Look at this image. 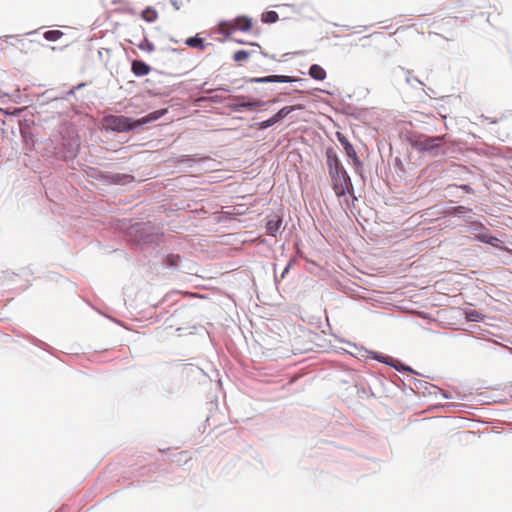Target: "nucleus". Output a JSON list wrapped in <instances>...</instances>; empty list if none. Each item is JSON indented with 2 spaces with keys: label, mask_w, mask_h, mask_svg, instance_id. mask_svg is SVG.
<instances>
[{
  "label": "nucleus",
  "mask_w": 512,
  "mask_h": 512,
  "mask_svg": "<svg viewBox=\"0 0 512 512\" xmlns=\"http://www.w3.org/2000/svg\"><path fill=\"white\" fill-rule=\"evenodd\" d=\"M180 261L179 255L170 254L166 257L165 262L169 267L177 266Z\"/></svg>",
  "instance_id": "nucleus-19"
},
{
  "label": "nucleus",
  "mask_w": 512,
  "mask_h": 512,
  "mask_svg": "<svg viewBox=\"0 0 512 512\" xmlns=\"http://www.w3.org/2000/svg\"><path fill=\"white\" fill-rule=\"evenodd\" d=\"M131 70L136 76H145L150 73L151 68L143 61L134 60L132 62Z\"/></svg>",
  "instance_id": "nucleus-8"
},
{
  "label": "nucleus",
  "mask_w": 512,
  "mask_h": 512,
  "mask_svg": "<svg viewBox=\"0 0 512 512\" xmlns=\"http://www.w3.org/2000/svg\"><path fill=\"white\" fill-rule=\"evenodd\" d=\"M309 75L315 80L322 81L326 78V71L320 65L313 64L309 69Z\"/></svg>",
  "instance_id": "nucleus-10"
},
{
  "label": "nucleus",
  "mask_w": 512,
  "mask_h": 512,
  "mask_svg": "<svg viewBox=\"0 0 512 512\" xmlns=\"http://www.w3.org/2000/svg\"><path fill=\"white\" fill-rule=\"evenodd\" d=\"M279 16L275 11H267L262 14L261 20L264 23H274L278 20Z\"/></svg>",
  "instance_id": "nucleus-17"
},
{
  "label": "nucleus",
  "mask_w": 512,
  "mask_h": 512,
  "mask_svg": "<svg viewBox=\"0 0 512 512\" xmlns=\"http://www.w3.org/2000/svg\"><path fill=\"white\" fill-rule=\"evenodd\" d=\"M302 105H296V106H285L281 108L276 114L275 117L278 119V121L282 120L286 116H288L292 111L295 109H302Z\"/></svg>",
  "instance_id": "nucleus-12"
},
{
  "label": "nucleus",
  "mask_w": 512,
  "mask_h": 512,
  "mask_svg": "<svg viewBox=\"0 0 512 512\" xmlns=\"http://www.w3.org/2000/svg\"><path fill=\"white\" fill-rule=\"evenodd\" d=\"M445 140V135L435 137H423L417 141V145L422 150H433Z\"/></svg>",
  "instance_id": "nucleus-4"
},
{
  "label": "nucleus",
  "mask_w": 512,
  "mask_h": 512,
  "mask_svg": "<svg viewBox=\"0 0 512 512\" xmlns=\"http://www.w3.org/2000/svg\"><path fill=\"white\" fill-rule=\"evenodd\" d=\"M142 18H143L145 21L152 23V22H154V21H156V20H157V18H158V13H157V11H156L154 8H152V7H147V8H145V9L143 10V12H142Z\"/></svg>",
  "instance_id": "nucleus-13"
},
{
  "label": "nucleus",
  "mask_w": 512,
  "mask_h": 512,
  "mask_svg": "<svg viewBox=\"0 0 512 512\" xmlns=\"http://www.w3.org/2000/svg\"><path fill=\"white\" fill-rule=\"evenodd\" d=\"M61 35L62 32L59 30H49L45 32L44 37L49 41H56L61 37Z\"/></svg>",
  "instance_id": "nucleus-18"
},
{
  "label": "nucleus",
  "mask_w": 512,
  "mask_h": 512,
  "mask_svg": "<svg viewBox=\"0 0 512 512\" xmlns=\"http://www.w3.org/2000/svg\"><path fill=\"white\" fill-rule=\"evenodd\" d=\"M165 112L166 110L154 111L136 121L122 115H108L104 118V126L106 129H110L112 131L127 132L136 126H140L142 124H146L148 122H152L159 119L161 116L164 115Z\"/></svg>",
  "instance_id": "nucleus-1"
},
{
  "label": "nucleus",
  "mask_w": 512,
  "mask_h": 512,
  "mask_svg": "<svg viewBox=\"0 0 512 512\" xmlns=\"http://www.w3.org/2000/svg\"><path fill=\"white\" fill-rule=\"evenodd\" d=\"M340 173H347L342 164L337 167L336 169H332L329 171L330 178H334V176L340 174Z\"/></svg>",
  "instance_id": "nucleus-21"
},
{
  "label": "nucleus",
  "mask_w": 512,
  "mask_h": 512,
  "mask_svg": "<svg viewBox=\"0 0 512 512\" xmlns=\"http://www.w3.org/2000/svg\"><path fill=\"white\" fill-rule=\"evenodd\" d=\"M279 122L278 119L275 117V115H273L271 118H269L268 120H265V121H262L261 123H259V127L261 129H266L272 125H274L275 123Z\"/></svg>",
  "instance_id": "nucleus-20"
},
{
  "label": "nucleus",
  "mask_w": 512,
  "mask_h": 512,
  "mask_svg": "<svg viewBox=\"0 0 512 512\" xmlns=\"http://www.w3.org/2000/svg\"><path fill=\"white\" fill-rule=\"evenodd\" d=\"M326 158H327V166L329 171L332 169H336L341 165V161L337 155V152L334 148L328 147L326 149Z\"/></svg>",
  "instance_id": "nucleus-7"
},
{
  "label": "nucleus",
  "mask_w": 512,
  "mask_h": 512,
  "mask_svg": "<svg viewBox=\"0 0 512 512\" xmlns=\"http://www.w3.org/2000/svg\"><path fill=\"white\" fill-rule=\"evenodd\" d=\"M476 238L483 243H487L494 247H498L497 243L499 242V239L494 236H489L486 234H479L476 236Z\"/></svg>",
  "instance_id": "nucleus-14"
},
{
  "label": "nucleus",
  "mask_w": 512,
  "mask_h": 512,
  "mask_svg": "<svg viewBox=\"0 0 512 512\" xmlns=\"http://www.w3.org/2000/svg\"><path fill=\"white\" fill-rule=\"evenodd\" d=\"M263 105H264V102L259 101V100H253V101H248V102H242V103L234 106L233 108L236 110L238 108H256V107H261Z\"/></svg>",
  "instance_id": "nucleus-16"
},
{
  "label": "nucleus",
  "mask_w": 512,
  "mask_h": 512,
  "mask_svg": "<svg viewBox=\"0 0 512 512\" xmlns=\"http://www.w3.org/2000/svg\"><path fill=\"white\" fill-rule=\"evenodd\" d=\"M252 19L247 16H238L231 20L219 22L218 32L226 37L231 36L237 31L248 32L252 29Z\"/></svg>",
  "instance_id": "nucleus-2"
},
{
  "label": "nucleus",
  "mask_w": 512,
  "mask_h": 512,
  "mask_svg": "<svg viewBox=\"0 0 512 512\" xmlns=\"http://www.w3.org/2000/svg\"><path fill=\"white\" fill-rule=\"evenodd\" d=\"M460 188L464 190L466 193H473V189L469 185H461Z\"/></svg>",
  "instance_id": "nucleus-22"
},
{
  "label": "nucleus",
  "mask_w": 512,
  "mask_h": 512,
  "mask_svg": "<svg viewBox=\"0 0 512 512\" xmlns=\"http://www.w3.org/2000/svg\"><path fill=\"white\" fill-rule=\"evenodd\" d=\"M337 138H338L339 142L342 144L347 156L349 158L353 159V161L355 163H359L360 161L357 156V153H356L354 147L352 146V144L348 141V139L341 133H337Z\"/></svg>",
  "instance_id": "nucleus-5"
},
{
  "label": "nucleus",
  "mask_w": 512,
  "mask_h": 512,
  "mask_svg": "<svg viewBox=\"0 0 512 512\" xmlns=\"http://www.w3.org/2000/svg\"><path fill=\"white\" fill-rule=\"evenodd\" d=\"M281 225L282 219L279 216L272 217L266 224L267 234L275 237L280 231Z\"/></svg>",
  "instance_id": "nucleus-9"
},
{
  "label": "nucleus",
  "mask_w": 512,
  "mask_h": 512,
  "mask_svg": "<svg viewBox=\"0 0 512 512\" xmlns=\"http://www.w3.org/2000/svg\"><path fill=\"white\" fill-rule=\"evenodd\" d=\"M186 45H188L190 48H196L200 51H204L206 48V44L204 43L203 38L199 37H190L185 41Z\"/></svg>",
  "instance_id": "nucleus-11"
},
{
  "label": "nucleus",
  "mask_w": 512,
  "mask_h": 512,
  "mask_svg": "<svg viewBox=\"0 0 512 512\" xmlns=\"http://www.w3.org/2000/svg\"><path fill=\"white\" fill-rule=\"evenodd\" d=\"M220 90H222V91H229L228 89H225V88H220Z\"/></svg>",
  "instance_id": "nucleus-26"
},
{
  "label": "nucleus",
  "mask_w": 512,
  "mask_h": 512,
  "mask_svg": "<svg viewBox=\"0 0 512 512\" xmlns=\"http://www.w3.org/2000/svg\"><path fill=\"white\" fill-rule=\"evenodd\" d=\"M252 82L265 83V82H280V83H291L294 82L295 79L291 76L285 75H271L261 78H253Z\"/></svg>",
  "instance_id": "nucleus-6"
},
{
  "label": "nucleus",
  "mask_w": 512,
  "mask_h": 512,
  "mask_svg": "<svg viewBox=\"0 0 512 512\" xmlns=\"http://www.w3.org/2000/svg\"><path fill=\"white\" fill-rule=\"evenodd\" d=\"M466 210L464 206H457L453 208V211L456 213H463Z\"/></svg>",
  "instance_id": "nucleus-23"
},
{
  "label": "nucleus",
  "mask_w": 512,
  "mask_h": 512,
  "mask_svg": "<svg viewBox=\"0 0 512 512\" xmlns=\"http://www.w3.org/2000/svg\"><path fill=\"white\" fill-rule=\"evenodd\" d=\"M331 182L333 190L338 197L353 191V185L348 173H340L334 176V178H331Z\"/></svg>",
  "instance_id": "nucleus-3"
},
{
  "label": "nucleus",
  "mask_w": 512,
  "mask_h": 512,
  "mask_svg": "<svg viewBox=\"0 0 512 512\" xmlns=\"http://www.w3.org/2000/svg\"><path fill=\"white\" fill-rule=\"evenodd\" d=\"M251 45L256 46L257 48L261 49L260 45L257 43H252Z\"/></svg>",
  "instance_id": "nucleus-25"
},
{
  "label": "nucleus",
  "mask_w": 512,
  "mask_h": 512,
  "mask_svg": "<svg viewBox=\"0 0 512 512\" xmlns=\"http://www.w3.org/2000/svg\"><path fill=\"white\" fill-rule=\"evenodd\" d=\"M171 4L176 8L179 9L180 5L178 4V0H170Z\"/></svg>",
  "instance_id": "nucleus-24"
},
{
  "label": "nucleus",
  "mask_w": 512,
  "mask_h": 512,
  "mask_svg": "<svg viewBox=\"0 0 512 512\" xmlns=\"http://www.w3.org/2000/svg\"><path fill=\"white\" fill-rule=\"evenodd\" d=\"M251 53L246 50H238L233 55V60L235 62L241 63L249 59Z\"/></svg>",
  "instance_id": "nucleus-15"
}]
</instances>
